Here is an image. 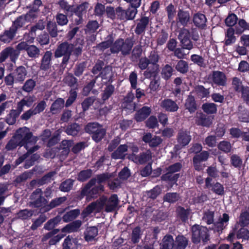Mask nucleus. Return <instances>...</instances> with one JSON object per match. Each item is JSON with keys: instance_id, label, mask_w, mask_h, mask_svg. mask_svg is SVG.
I'll return each instance as SVG.
<instances>
[{"instance_id": "23", "label": "nucleus", "mask_w": 249, "mask_h": 249, "mask_svg": "<svg viewBox=\"0 0 249 249\" xmlns=\"http://www.w3.org/2000/svg\"><path fill=\"white\" fill-rule=\"evenodd\" d=\"M118 196L116 194H112L107 199L105 211L107 213H110L114 211L119 203Z\"/></svg>"}, {"instance_id": "2", "label": "nucleus", "mask_w": 249, "mask_h": 249, "mask_svg": "<svg viewBox=\"0 0 249 249\" xmlns=\"http://www.w3.org/2000/svg\"><path fill=\"white\" fill-rule=\"evenodd\" d=\"M62 217L60 216L57 215L55 217L49 219L44 225L43 229L49 231L42 236L41 241L42 242H46L49 239L48 244L50 246L56 245L58 243L66 234L60 233L57 234L60 230L55 228L60 223Z\"/></svg>"}, {"instance_id": "47", "label": "nucleus", "mask_w": 249, "mask_h": 249, "mask_svg": "<svg viewBox=\"0 0 249 249\" xmlns=\"http://www.w3.org/2000/svg\"><path fill=\"white\" fill-rule=\"evenodd\" d=\"M174 70L169 64L165 65L161 69V75L162 78L165 80L167 81L171 77L173 74Z\"/></svg>"}, {"instance_id": "16", "label": "nucleus", "mask_w": 249, "mask_h": 249, "mask_svg": "<svg viewBox=\"0 0 249 249\" xmlns=\"http://www.w3.org/2000/svg\"><path fill=\"white\" fill-rule=\"evenodd\" d=\"M53 53L51 51H47L44 53L40 61V70L46 71L52 66Z\"/></svg>"}, {"instance_id": "42", "label": "nucleus", "mask_w": 249, "mask_h": 249, "mask_svg": "<svg viewBox=\"0 0 249 249\" xmlns=\"http://www.w3.org/2000/svg\"><path fill=\"white\" fill-rule=\"evenodd\" d=\"M179 177L180 174L178 173L174 174L167 172L161 176L160 179L162 181L169 182L173 185L176 183Z\"/></svg>"}, {"instance_id": "20", "label": "nucleus", "mask_w": 249, "mask_h": 249, "mask_svg": "<svg viewBox=\"0 0 249 249\" xmlns=\"http://www.w3.org/2000/svg\"><path fill=\"white\" fill-rule=\"evenodd\" d=\"M160 106L165 111L170 112H176L179 108V107L176 102L169 98L164 99L162 100Z\"/></svg>"}, {"instance_id": "25", "label": "nucleus", "mask_w": 249, "mask_h": 249, "mask_svg": "<svg viewBox=\"0 0 249 249\" xmlns=\"http://www.w3.org/2000/svg\"><path fill=\"white\" fill-rule=\"evenodd\" d=\"M59 9L64 12V13L60 12L57 13L55 16L56 23L61 26L67 25L69 22L68 17L70 18L71 14L67 13L65 10L60 8Z\"/></svg>"}, {"instance_id": "8", "label": "nucleus", "mask_w": 249, "mask_h": 249, "mask_svg": "<svg viewBox=\"0 0 249 249\" xmlns=\"http://www.w3.org/2000/svg\"><path fill=\"white\" fill-rule=\"evenodd\" d=\"M208 79L211 85L215 87H224L227 85V78L224 72L219 71H213L209 75Z\"/></svg>"}, {"instance_id": "39", "label": "nucleus", "mask_w": 249, "mask_h": 249, "mask_svg": "<svg viewBox=\"0 0 249 249\" xmlns=\"http://www.w3.org/2000/svg\"><path fill=\"white\" fill-rule=\"evenodd\" d=\"M101 94V98L104 102L107 100L113 94L115 87L111 84H107Z\"/></svg>"}, {"instance_id": "56", "label": "nucleus", "mask_w": 249, "mask_h": 249, "mask_svg": "<svg viewBox=\"0 0 249 249\" xmlns=\"http://www.w3.org/2000/svg\"><path fill=\"white\" fill-rule=\"evenodd\" d=\"M67 200L66 196L59 197L52 199L50 203L46 206V211H49L63 203Z\"/></svg>"}, {"instance_id": "37", "label": "nucleus", "mask_w": 249, "mask_h": 249, "mask_svg": "<svg viewBox=\"0 0 249 249\" xmlns=\"http://www.w3.org/2000/svg\"><path fill=\"white\" fill-rule=\"evenodd\" d=\"M159 72V65L147 68L144 71L143 75L147 79L157 78Z\"/></svg>"}, {"instance_id": "54", "label": "nucleus", "mask_w": 249, "mask_h": 249, "mask_svg": "<svg viewBox=\"0 0 249 249\" xmlns=\"http://www.w3.org/2000/svg\"><path fill=\"white\" fill-rule=\"evenodd\" d=\"M92 175V170L91 169L83 170L77 174V179L80 182H85L90 178Z\"/></svg>"}, {"instance_id": "17", "label": "nucleus", "mask_w": 249, "mask_h": 249, "mask_svg": "<svg viewBox=\"0 0 249 249\" xmlns=\"http://www.w3.org/2000/svg\"><path fill=\"white\" fill-rule=\"evenodd\" d=\"M151 109L147 106H143L135 113L134 119L137 122H142L144 121L151 114Z\"/></svg>"}, {"instance_id": "64", "label": "nucleus", "mask_w": 249, "mask_h": 249, "mask_svg": "<svg viewBox=\"0 0 249 249\" xmlns=\"http://www.w3.org/2000/svg\"><path fill=\"white\" fill-rule=\"evenodd\" d=\"M161 189L159 185H156L153 189L146 192L148 198L153 200L155 199L161 193Z\"/></svg>"}, {"instance_id": "45", "label": "nucleus", "mask_w": 249, "mask_h": 249, "mask_svg": "<svg viewBox=\"0 0 249 249\" xmlns=\"http://www.w3.org/2000/svg\"><path fill=\"white\" fill-rule=\"evenodd\" d=\"M90 76L92 79H91L90 81L87 82L82 89V94L84 96H88L89 95L90 91L95 87V83L97 81L96 78H94L93 75H91Z\"/></svg>"}, {"instance_id": "34", "label": "nucleus", "mask_w": 249, "mask_h": 249, "mask_svg": "<svg viewBox=\"0 0 249 249\" xmlns=\"http://www.w3.org/2000/svg\"><path fill=\"white\" fill-rule=\"evenodd\" d=\"M174 247V240L171 234H166L164 236L160 244V249H173Z\"/></svg>"}, {"instance_id": "55", "label": "nucleus", "mask_w": 249, "mask_h": 249, "mask_svg": "<svg viewBox=\"0 0 249 249\" xmlns=\"http://www.w3.org/2000/svg\"><path fill=\"white\" fill-rule=\"evenodd\" d=\"M202 109L207 114H214L217 111V105L213 103H205L202 105Z\"/></svg>"}, {"instance_id": "12", "label": "nucleus", "mask_w": 249, "mask_h": 249, "mask_svg": "<svg viewBox=\"0 0 249 249\" xmlns=\"http://www.w3.org/2000/svg\"><path fill=\"white\" fill-rule=\"evenodd\" d=\"M209 156V152L205 150L196 154L193 158V164L195 170L201 171L203 169L201 162L206 161Z\"/></svg>"}, {"instance_id": "11", "label": "nucleus", "mask_w": 249, "mask_h": 249, "mask_svg": "<svg viewBox=\"0 0 249 249\" xmlns=\"http://www.w3.org/2000/svg\"><path fill=\"white\" fill-rule=\"evenodd\" d=\"M182 48L191 50L193 48V44L190 39V33L188 29H182L178 36Z\"/></svg>"}, {"instance_id": "21", "label": "nucleus", "mask_w": 249, "mask_h": 249, "mask_svg": "<svg viewBox=\"0 0 249 249\" xmlns=\"http://www.w3.org/2000/svg\"><path fill=\"white\" fill-rule=\"evenodd\" d=\"M190 213V209L189 208L185 209L181 206H178L176 207V217L178 219H179L182 222H186L188 221Z\"/></svg>"}, {"instance_id": "43", "label": "nucleus", "mask_w": 249, "mask_h": 249, "mask_svg": "<svg viewBox=\"0 0 249 249\" xmlns=\"http://www.w3.org/2000/svg\"><path fill=\"white\" fill-rule=\"evenodd\" d=\"M229 221V214L226 213H223L222 217L219 219V222L214 224V225L216 227V231L218 232L222 231V230H224L227 226V223Z\"/></svg>"}, {"instance_id": "3", "label": "nucleus", "mask_w": 249, "mask_h": 249, "mask_svg": "<svg viewBox=\"0 0 249 249\" xmlns=\"http://www.w3.org/2000/svg\"><path fill=\"white\" fill-rule=\"evenodd\" d=\"M60 8L65 10L67 13L71 14L72 17L75 15L77 18L74 19V24L78 26L83 23V15L86 14L89 7L88 2H84L80 4L75 6L69 4L66 0H59L57 3Z\"/></svg>"}, {"instance_id": "27", "label": "nucleus", "mask_w": 249, "mask_h": 249, "mask_svg": "<svg viewBox=\"0 0 249 249\" xmlns=\"http://www.w3.org/2000/svg\"><path fill=\"white\" fill-rule=\"evenodd\" d=\"M127 150L128 146L126 144H121L118 147L117 149L111 154V158L115 160H124L125 157L124 153L127 152Z\"/></svg>"}, {"instance_id": "49", "label": "nucleus", "mask_w": 249, "mask_h": 249, "mask_svg": "<svg viewBox=\"0 0 249 249\" xmlns=\"http://www.w3.org/2000/svg\"><path fill=\"white\" fill-rule=\"evenodd\" d=\"M87 67V62L86 61L77 63L73 69V72L76 77H80Z\"/></svg>"}, {"instance_id": "6", "label": "nucleus", "mask_w": 249, "mask_h": 249, "mask_svg": "<svg viewBox=\"0 0 249 249\" xmlns=\"http://www.w3.org/2000/svg\"><path fill=\"white\" fill-rule=\"evenodd\" d=\"M77 88L71 89L69 91V96L65 104L64 99L62 98H58L56 99L52 104L50 107V111L54 114L61 110L64 106L66 107L71 106L75 102L77 97Z\"/></svg>"}, {"instance_id": "41", "label": "nucleus", "mask_w": 249, "mask_h": 249, "mask_svg": "<svg viewBox=\"0 0 249 249\" xmlns=\"http://www.w3.org/2000/svg\"><path fill=\"white\" fill-rule=\"evenodd\" d=\"M75 180L71 178H68L62 181L59 186V189L63 192H69L72 190Z\"/></svg>"}, {"instance_id": "14", "label": "nucleus", "mask_w": 249, "mask_h": 249, "mask_svg": "<svg viewBox=\"0 0 249 249\" xmlns=\"http://www.w3.org/2000/svg\"><path fill=\"white\" fill-rule=\"evenodd\" d=\"M142 140L145 143L148 144L151 148L158 147L163 142V140L159 136H153L150 133H146L142 138Z\"/></svg>"}, {"instance_id": "58", "label": "nucleus", "mask_w": 249, "mask_h": 249, "mask_svg": "<svg viewBox=\"0 0 249 249\" xmlns=\"http://www.w3.org/2000/svg\"><path fill=\"white\" fill-rule=\"evenodd\" d=\"M87 233L85 234V239L88 242L92 241L98 235V229L94 226L89 227L87 230Z\"/></svg>"}, {"instance_id": "29", "label": "nucleus", "mask_w": 249, "mask_h": 249, "mask_svg": "<svg viewBox=\"0 0 249 249\" xmlns=\"http://www.w3.org/2000/svg\"><path fill=\"white\" fill-rule=\"evenodd\" d=\"M210 89L205 88L203 85H197L194 87L193 91L199 98L202 99L210 96Z\"/></svg>"}, {"instance_id": "48", "label": "nucleus", "mask_w": 249, "mask_h": 249, "mask_svg": "<svg viewBox=\"0 0 249 249\" xmlns=\"http://www.w3.org/2000/svg\"><path fill=\"white\" fill-rule=\"evenodd\" d=\"M175 69L181 74H186L189 71V65L187 61L180 59L177 61Z\"/></svg>"}, {"instance_id": "62", "label": "nucleus", "mask_w": 249, "mask_h": 249, "mask_svg": "<svg viewBox=\"0 0 249 249\" xmlns=\"http://www.w3.org/2000/svg\"><path fill=\"white\" fill-rule=\"evenodd\" d=\"M95 101L94 96H90L86 98L81 103V107L83 113L89 110V107L93 104Z\"/></svg>"}, {"instance_id": "35", "label": "nucleus", "mask_w": 249, "mask_h": 249, "mask_svg": "<svg viewBox=\"0 0 249 249\" xmlns=\"http://www.w3.org/2000/svg\"><path fill=\"white\" fill-rule=\"evenodd\" d=\"M235 29L232 27L229 28L225 35L224 45L229 46L233 44L236 41V37L234 36Z\"/></svg>"}, {"instance_id": "60", "label": "nucleus", "mask_w": 249, "mask_h": 249, "mask_svg": "<svg viewBox=\"0 0 249 249\" xmlns=\"http://www.w3.org/2000/svg\"><path fill=\"white\" fill-rule=\"evenodd\" d=\"M46 26L45 22L43 19H40L34 26L31 27L30 31V35L32 37L36 36V31L37 30H43L45 29Z\"/></svg>"}, {"instance_id": "51", "label": "nucleus", "mask_w": 249, "mask_h": 249, "mask_svg": "<svg viewBox=\"0 0 249 249\" xmlns=\"http://www.w3.org/2000/svg\"><path fill=\"white\" fill-rule=\"evenodd\" d=\"M151 158V154L149 151L148 152H143L140 153L139 155L135 156V159L137 160L136 162H138L140 164H143L150 160Z\"/></svg>"}, {"instance_id": "7", "label": "nucleus", "mask_w": 249, "mask_h": 249, "mask_svg": "<svg viewBox=\"0 0 249 249\" xmlns=\"http://www.w3.org/2000/svg\"><path fill=\"white\" fill-rule=\"evenodd\" d=\"M85 132L91 135L92 140L96 142H101L106 134V129L97 122H90L85 126Z\"/></svg>"}, {"instance_id": "52", "label": "nucleus", "mask_w": 249, "mask_h": 249, "mask_svg": "<svg viewBox=\"0 0 249 249\" xmlns=\"http://www.w3.org/2000/svg\"><path fill=\"white\" fill-rule=\"evenodd\" d=\"M96 182V179L95 178H92L83 187L81 191V195L82 196H90V188L94 186Z\"/></svg>"}, {"instance_id": "44", "label": "nucleus", "mask_w": 249, "mask_h": 249, "mask_svg": "<svg viewBox=\"0 0 249 249\" xmlns=\"http://www.w3.org/2000/svg\"><path fill=\"white\" fill-rule=\"evenodd\" d=\"M142 234L141 228L139 226L134 228L132 231L131 234V242L133 244L138 243L142 237Z\"/></svg>"}, {"instance_id": "61", "label": "nucleus", "mask_w": 249, "mask_h": 249, "mask_svg": "<svg viewBox=\"0 0 249 249\" xmlns=\"http://www.w3.org/2000/svg\"><path fill=\"white\" fill-rule=\"evenodd\" d=\"M179 198V194L178 193H167L163 196V200L170 203H174L178 201Z\"/></svg>"}, {"instance_id": "46", "label": "nucleus", "mask_w": 249, "mask_h": 249, "mask_svg": "<svg viewBox=\"0 0 249 249\" xmlns=\"http://www.w3.org/2000/svg\"><path fill=\"white\" fill-rule=\"evenodd\" d=\"M235 34H242L245 31L249 30V23H247L244 19H240L237 24L235 26Z\"/></svg>"}, {"instance_id": "33", "label": "nucleus", "mask_w": 249, "mask_h": 249, "mask_svg": "<svg viewBox=\"0 0 249 249\" xmlns=\"http://www.w3.org/2000/svg\"><path fill=\"white\" fill-rule=\"evenodd\" d=\"M81 130L80 124L76 123H71L67 126L65 132L68 135L77 136L79 135Z\"/></svg>"}, {"instance_id": "9", "label": "nucleus", "mask_w": 249, "mask_h": 249, "mask_svg": "<svg viewBox=\"0 0 249 249\" xmlns=\"http://www.w3.org/2000/svg\"><path fill=\"white\" fill-rule=\"evenodd\" d=\"M116 11L117 20L124 21L133 20L138 13V10H134L129 6L126 9H124L121 6H118L116 7Z\"/></svg>"}, {"instance_id": "38", "label": "nucleus", "mask_w": 249, "mask_h": 249, "mask_svg": "<svg viewBox=\"0 0 249 249\" xmlns=\"http://www.w3.org/2000/svg\"><path fill=\"white\" fill-rule=\"evenodd\" d=\"M37 11H33L32 9H30L29 12L25 15H23L17 18V26L20 22V20L22 19L23 21H28L31 22L37 17Z\"/></svg>"}, {"instance_id": "22", "label": "nucleus", "mask_w": 249, "mask_h": 249, "mask_svg": "<svg viewBox=\"0 0 249 249\" xmlns=\"http://www.w3.org/2000/svg\"><path fill=\"white\" fill-rule=\"evenodd\" d=\"M193 20L195 25L199 29H203L206 27L207 20L206 16L203 14L199 12L195 14Z\"/></svg>"}, {"instance_id": "5", "label": "nucleus", "mask_w": 249, "mask_h": 249, "mask_svg": "<svg viewBox=\"0 0 249 249\" xmlns=\"http://www.w3.org/2000/svg\"><path fill=\"white\" fill-rule=\"evenodd\" d=\"M191 240L195 244H198L202 241L205 245L210 240L209 231L206 227L195 224L191 228Z\"/></svg>"}, {"instance_id": "30", "label": "nucleus", "mask_w": 249, "mask_h": 249, "mask_svg": "<svg viewBox=\"0 0 249 249\" xmlns=\"http://www.w3.org/2000/svg\"><path fill=\"white\" fill-rule=\"evenodd\" d=\"M178 21L182 26H186L189 22L190 16L188 11H184L179 9L178 11Z\"/></svg>"}, {"instance_id": "40", "label": "nucleus", "mask_w": 249, "mask_h": 249, "mask_svg": "<svg viewBox=\"0 0 249 249\" xmlns=\"http://www.w3.org/2000/svg\"><path fill=\"white\" fill-rule=\"evenodd\" d=\"M15 54L16 51L13 48L10 47L6 48L0 53V62H3L8 56H10L12 60L15 62L14 56Z\"/></svg>"}, {"instance_id": "4", "label": "nucleus", "mask_w": 249, "mask_h": 249, "mask_svg": "<svg viewBox=\"0 0 249 249\" xmlns=\"http://www.w3.org/2000/svg\"><path fill=\"white\" fill-rule=\"evenodd\" d=\"M134 44L132 38L127 37L124 40L122 38L117 39L110 49L112 53H118L119 52L124 56L129 55Z\"/></svg>"}, {"instance_id": "13", "label": "nucleus", "mask_w": 249, "mask_h": 249, "mask_svg": "<svg viewBox=\"0 0 249 249\" xmlns=\"http://www.w3.org/2000/svg\"><path fill=\"white\" fill-rule=\"evenodd\" d=\"M195 122L198 126L210 127L212 124V121L210 116L202 112H197L195 116Z\"/></svg>"}, {"instance_id": "31", "label": "nucleus", "mask_w": 249, "mask_h": 249, "mask_svg": "<svg viewBox=\"0 0 249 249\" xmlns=\"http://www.w3.org/2000/svg\"><path fill=\"white\" fill-rule=\"evenodd\" d=\"M188 238L183 235H178L176 236L174 242L175 249H185L188 245Z\"/></svg>"}, {"instance_id": "18", "label": "nucleus", "mask_w": 249, "mask_h": 249, "mask_svg": "<svg viewBox=\"0 0 249 249\" xmlns=\"http://www.w3.org/2000/svg\"><path fill=\"white\" fill-rule=\"evenodd\" d=\"M197 105L196 99L192 94L190 93L185 100L184 108L187 110L190 114L195 113L197 109Z\"/></svg>"}, {"instance_id": "50", "label": "nucleus", "mask_w": 249, "mask_h": 249, "mask_svg": "<svg viewBox=\"0 0 249 249\" xmlns=\"http://www.w3.org/2000/svg\"><path fill=\"white\" fill-rule=\"evenodd\" d=\"M46 29L48 32L49 36L55 38L58 36V29L56 22L51 21H48L46 25Z\"/></svg>"}, {"instance_id": "24", "label": "nucleus", "mask_w": 249, "mask_h": 249, "mask_svg": "<svg viewBox=\"0 0 249 249\" xmlns=\"http://www.w3.org/2000/svg\"><path fill=\"white\" fill-rule=\"evenodd\" d=\"M110 69L108 65H106L103 68V69L97 75L93 76L96 80L100 77L102 80H106V82H104V84L107 85V84H111L113 82L112 75H111L109 77L107 75L110 73Z\"/></svg>"}, {"instance_id": "28", "label": "nucleus", "mask_w": 249, "mask_h": 249, "mask_svg": "<svg viewBox=\"0 0 249 249\" xmlns=\"http://www.w3.org/2000/svg\"><path fill=\"white\" fill-rule=\"evenodd\" d=\"M78 241L71 235H68L62 244V249H78Z\"/></svg>"}, {"instance_id": "36", "label": "nucleus", "mask_w": 249, "mask_h": 249, "mask_svg": "<svg viewBox=\"0 0 249 249\" xmlns=\"http://www.w3.org/2000/svg\"><path fill=\"white\" fill-rule=\"evenodd\" d=\"M80 211L78 209L71 210L66 213L62 219L65 222L72 221L76 219L80 214Z\"/></svg>"}, {"instance_id": "1", "label": "nucleus", "mask_w": 249, "mask_h": 249, "mask_svg": "<svg viewBox=\"0 0 249 249\" xmlns=\"http://www.w3.org/2000/svg\"><path fill=\"white\" fill-rule=\"evenodd\" d=\"M84 40L80 37L76 38L73 43L68 41L59 42L54 52L55 58L62 57L61 62L59 65L60 70H64L68 64L71 55L78 58L83 52Z\"/></svg>"}, {"instance_id": "10", "label": "nucleus", "mask_w": 249, "mask_h": 249, "mask_svg": "<svg viewBox=\"0 0 249 249\" xmlns=\"http://www.w3.org/2000/svg\"><path fill=\"white\" fill-rule=\"evenodd\" d=\"M192 140L189 131L184 129H180L178 131L177 136L178 144L175 148L178 147L180 149L185 147L189 144Z\"/></svg>"}, {"instance_id": "63", "label": "nucleus", "mask_w": 249, "mask_h": 249, "mask_svg": "<svg viewBox=\"0 0 249 249\" xmlns=\"http://www.w3.org/2000/svg\"><path fill=\"white\" fill-rule=\"evenodd\" d=\"M105 66V63L104 60L98 59L93 66L91 72L92 74L95 75V76L97 75L101 71Z\"/></svg>"}, {"instance_id": "19", "label": "nucleus", "mask_w": 249, "mask_h": 249, "mask_svg": "<svg viewBox=\"0 0 249 249\" xmlns=\"http://www.w3.org/2000/svg\"><path fill=\"white\" fill-rule=\"evenodd\" d=\"M149 23L148 17H142L136 25L135 33L137 35H141L145 33L146 29Z\"/></svg>"}, {"instance_id": "32", "label": "nucleus", "mask_w": 249, "mask_h": 249, "mask_svg": "<svg viewBox=\"0 0 249 249\" xmlns=\"http://www.w3.org/2000/svg\"><path fill=\"white\" fill-rule=\"evenodd\" d=\"M16 34V29L14 26L9 30H6L2 34L0 35V40L4 43H9L13 38Z\"/></svg>"}, {"instance_id": "57", "label": "nucleus", "mask_w": 249, "mask_h": 249, "mask_svg": "<svg viewBox=\"0 0 249 249\" xmlns=\"http://www.w3.org/2000/svg\"><path fill=\"white\" fill-rule=\"evenodd\" d=\"M238 223L242 227H248L249 225V211L246 210L241 213Z\"/></svg>"}, {"instance_id": "15", "label": "nucleus", "mask_w": 249, "mask_h": 249, "mask_svg": "<svg viewBox=\"0 0 249 249\" xmlns=\"http://www.w3.org/2000/svg\"><path fill=\"white\" fill-rule=\"evenodd\" d=\"M212 180V178L209 177H207L205 179V188L210 189L212 187L211 190L213 193L220 196L224 195V188L223 185L218 182H216L213 184H212L211 183Z\"/></svg>"}, {"instance_id": "26", "label": "nucleus", "mask_w": 249, "mask_h": 249, "mask_svg": "<svg viewBox=\"0 0 249 249\" xmlns=\"http://www.w3.org/2000/svg\"><path fill=\"white\" fill-rule=\"evenodd\" d=\"M82 225V221L80 220H76L66 225L61 229L63 232L71 233L77 231Z\"/></svg>"}, {"instance_id": "53", "label": "nucleus", "mask_w": 249, "mask_h": 249, "mask_svg": "<svg viewBox=\"0 0 249 249\" xmlns=\"http://www.w3.org/2000/svg\"><path fill=\"white\" fill-rule=\"evenodd\" d=\"M33 137V133L30 132H27L25 134V136L21 138L18 143V145H20V146H24L25 148L27 149L28 145L30 143H33L35 142L34 141L32 140V138Z\"/></svg>"}, {"instance_id": "59", "label": "nucleus", "mask_w": 249, "mask_h": 249, "mask_svg": "<svg viewBox=\"0 0 249 249\" xmlns=\"http://www.w3.org/2000/svg\"><path fill=\"white\" fill-rule=\"evenodd\" d=\"M26 52L29 57L36 58L40 55V49L34 45H30L27 47Z\"/></svg>"}]
</instances>
